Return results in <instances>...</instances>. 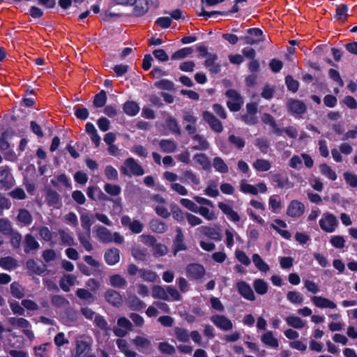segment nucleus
Segmentation results:
<instances>
[{
  "label": "nucleus",
  "instance_id": "f257e3e1",
  "mask_svg": "<svg viewBox=\"0 0 357 357\" xmlns=\"http://www.w3.org/2000/svg\"><path fill=\"white\" fill-rule=\"evenodd\" d=\"M120 172L123 176L130 177L132 175L139 176L144 174V168L137 162L133 158H128L125 160L123 164L119 168Z\"/></svg>",
  "mask_w": 357,
  "mask_h": 357
},
{
  "label": "nucleus",
  "instance_id": "f03ea898",
  "mask_svg": "<svg viewBox=\"0 0 357 357\" xmlns=\"http://www.w3.org/2000/svg\"><path fill=\"white\" fill-rule=\"evenodd\" d=\"M319 223L321 229L327 233L333 232L339 225V222L336 216L328 212L324 213L322 215Z\"/></svg>",
  "mask_w": 357,
  "mask_h": 357
},
{
  "label": "nucleus",
  "instance_id": "7ed1b4c3",
  "mask_svg": "<svg viewBox=\"0 0 357 357\" xmlns=\"http://www.w3.org/2000/svg\"><path fill=\"white\" fill-rule=\"evenodd\" d=\"M247 33L248 36H245L241 39L248 45H258L264 40L263 31L259 28H250L247 30Z\"/></svg>",
  "mask_w": 357,
  "mask_h": 357
},
{
  "label": "nucleus",
  "instance_id": "20e7f679",
  "mask_svg": "<svg viewBox=\"0 0 357 357\" xmlns=\"http://www.w3.org/2000/svg\"><path fill=\"white\" fill-rule=\"evenodd\" d=\"M287 107L290 114L298 116H301L307 111V107L304 102L293 98L287 100Z\"/></svg>",
  "mask_w": 357,
  "mask_h": 357
},
{
  "label": "nucleus",
  "instance_id": "39448f33",
  "mask_svg": "<svg viewBox=\"0 0 357 357\" xmlns=\"http://www.w3.org/2000/svg\"><path fill=\"white\" fill-rule=\"evenodd\" d=\"M202 117L205 122L210 126L211 129L215 132L220 133L223 130L222 122L218 119L213 114L208 111H204L202 113Z\"/></svg>",
  "mask_w": 357,
  "mask_h": 357
},
{
  "label": "nucleus",
  "instance_id": "423d86ee",
  "mask_svg": "<svg viewBox=\"0 0 357 357\" xmlns=\"http://www.w3.org/2000/svg\"><path fill=\"white\" fill-rule=\"evenodd\" d=\"M15 184L14 178L8 167L0 169V189L8 190Z\"/></svg>",
  "mask_w": 357,
  "mask_h": 357
},
{
  "label": "nucleus",
  "instance_id": "0eeeda50",
  "mask_svg": "<svg viewBox=\"0 0 357 357\" xmlns=\"http://www.w3.org/2000/svg\"><path fill=\"white\" fill-rule=\"evenodd\" d=\"M305 212V205L297 199L292 200L287 209V214L291 218L301 217Z\"/></svg>",
  "mask_w": 357,
  "mask_h": 357
},
{
  "label": "nucleus",
  "instance_id": "6e6552de",
  "mask_svg": "<svg viewBox=\"0 0 357 357\" xmlns=\"http://www.w3.org/2000/svg\"><path fill=\"white\" fill-rule=\"evenodd\" d=\"M205 274L204 267L199 264H190L186 267V275L188 278L199 280Z\"/></svg>",
  "mask_w": 357,
  "mask_h": 357
},
{
  "label": "nucleus",
  "instance_id": "1a4fd4ad",
  "mask_svg": "<svg viewBox=\"0 0 357 357\" xmlns=\"http://www.w3.org/2000/svg\"><path fill=\"white\" fill-rule=\"evenodd\" d=\"M176 232V234L173 240L172 245V252L174 256H176L178 252L187 250V246L184 243L185 237L182 229L180 227H177Z\"/></svg>",
  "mask_w": 357,
  "mask_h": 357
},
{
  "label": "nucleus",
  "instance_id": "9d476101",
  "mask_svg": "<svg viewBox=\"0 0 357 357\" xmlns=\"http://www.w3.org/2000/svg\"><path fill=\"white\" fill-rule=\"evenodd\" d=\"M151 0H134L132 15L135 17H140L146 15L149 9Z\"/></svg>",
  "mask_w": 357,
  "mask_h": 357
},
{
  "label": "nucleus",
  "instance_id": "9b49d317",
  "mask_svg": "<svg viewBox=\"0 0 357 357\" xmlns=\"http://www.w3.org/2000/svg\"><path fill=\"white\" fill-rule=\"evenodd\" d=\"M105 299L111 305L119 307L123 303L121 295L116 290L109 289L105 292Z\"/></svg>",
  "mask_w": 357,
  "mask_h": 357
},
{
  "label": "nucleus",
  "instance_id": "f8f14e48",
  "mask_svg": "<svg viewBox=\"0 0 357 357\" xmlns=\"http://www.w3.org/2000/svg\"><path fill=\"white\" fill-rule=\"evenodd\" d=\"M211 321L215 326L223 330L229 331L232 328L233 324L230 319L225 315L215 314L211 317Z\"/></svg>",
  "mask_w": 357,
  "mask_h": 357
},
{
  "label": "nucleus",
  "instance_id": "ddd939ff",
  "mask_svg": "<svg viewBox=\"0 0 357 357\" xmlns=\"http://www.w3.org/2000/svg\"><path fill=\"white\" fill-rule=\"evenodd\" d=\"M236 288L238 294L244 298L254 301L255 295L250 286L245 281H240L236 284Z\"/></svg>",
  "mask_w": 357,
  "mask_h": 357
},
{
  "label": "nucleus",
  "instance_id": "4468645a",
  "mask_svg": "<svg viewBox=\"0 0 357 357\" xmlns=\"http://www.w3.org/2000/svg\"><path fill=\"white\" fill-rule=\"evenodd\" d=\"M183 119L185 122L189 123L185 129L189 135H192L197 132V117L194 116L191 112H185L183 115Z\"/></svg>",
  "mask_w": 357,
  "mask_h": 357
},
{
  "label": "nucleus",
  "instance_id": "2eb2a0df",
  "mask_svg": "<svg viewBox=\"0 0 357 357\" xmlns=\"http://www.w3.org/2000/svg\"><path fill=\"white\" fill-rule=\"evenodd\" d=\"M133 344L139 351L144 354H150L152 350L151 342L147 338L137 335L133 340Z\"/></svg>",
  "mask_w": 357,
  "mask_h": 357
},
{
  "label": "nucleus",
  "instance_id": "dca6fc26",
  "mask_svg": "<svg viewBox=\"0 0 357 357\" xmlns=\"http://www.w3.org/2000/svg\"><path fill=\"white\" fill-rule=\"evenodd\" d=\"M218 208L222 212L227 215V218L234 222H238L240 221V216L237 212L234 211L231 206L229 205L220 202L218 204Z\"/></svg>",
  "mask_w": 357,
  "mask_h": 357
},
{
  "label": "nucleus",
  "instance_id": "f3484780",
  "mask_svg": "<svg viewBox=\"0 0 357 357\" xmlns=\"http://www.w3.org/2000/svg\"><path fill=\"white\" fill-rule=\"evenodd\" d=\"M104 259L105 262L109 265L113 266L119 263L120 260V251L118 248H112L107 249L104 254Z\"/></svg>",
  "mask_w": 357,
  "mask_h": 357
},
{
  "label": "nucleus",
  "instance_id": "a211bd4d",
  "mask_svg": "<svg viewBox=\"0 0 357 357\" xmlns=\"http://www.w3.org/2000/svg\"><path fill=\"white\" fill-rule=\"evenodd\" d=\"M80 220L85 234L89 238H91V227L94 223L93 215L89 212L82 213L80 216Z\"/></svg>",
  "mask_w": 357,
  "mask_h": 357
},
{
  "label": "nucleus",
  "instance_id": "6ab92c4d",
  "mask_svg": "<svg viewBox=\"0 0 357 357\" xmlns=\"http://www.w3.org/2000/svg\"><path fill=\"white\" fill-rule=\"evenodd\" d=\"M39 247L40 245L38 242L32 234H27L25 235L24 241V252L26 254L30 253L31 250H38Z\"/></svg>",
  "mask_w": 357,
  "mask_h": 357
},
{
  "label": "nucleus",
  "instance_id": "aec40b11",
  "mask_svg": "<svg viewBox=\"0 0 357 357\" xmlns=\"http://www.w3.org/2000/svg\"><path fill=\"white\" fill-rule=\"evenodd\" d=\"M193 160L201 167V169L204 170L208 171L211 169V162L205 153H196L193 156Z\"/></svg>",
  "mask_w": 357,
  "mask_h": 357
},
{
  "label": "nucleus",
  "instance_id": "412c9836",
  "mask_svg": "<svg viewBox=\"0 0 357 357\" xmlns=\"http://www.w3.org/2000/svg\"><path fill=\"white\" fill-rule=\"evenodd\" d=\"M312 301L316 307L319 308L334 309L337 307L334 302L322 296H314L312 298Z\"/></svg>",
  "mask_w": 357,
  "mask_h": 357
},
{
  "label": "nucleus",
  "instance_id": "4be33fe9",
  "mask_svg": "<svg viewBox=\"0 0 357 357\" xmlns=\"http://www.w3.org/2000/svg\"><path fill=\"white\" fill-rule=\"evenodd\" d=\"M261 121L264 123L270 126L272 128L273 132L275 134L278 135H281L283 133L282 128H280L278 127L274 117L271 114L268 113H264L262 115Z\"/></svg>",
  "mask_w": 357,
  "mask_h": 357
},
{
  "label": "nucleus",
  "instance_id": "5701e85b",
  "mask_svg": "<svg viewBox=\"0 0 357 357\" xmlns=\"http://www.w3.org/2000/svg\"><path fill=\"white\" fill-rule=\"evenodd\" d=\"M127 303L129 308L134 311H141L146 307L145 303L135 295L129 296Z\"/></svg>",
  "mask_w": 357,
  "mask_h": 357
},
{
  "label": "nucleus",
  "instance_id": "b1692460",
  "mask_svg": "<svg viewBox=\"0 0 357 357\" xmlns=\"http://www.w3.org/2000/svg\"><path fill=\"white\" fill-rule=\"evenodd\" d=\"M26 268L32 273L38 275H43L47 271V265L43 264L42 266L37 265L34 259H28L26 262Z\"/></svg>",
  "mask_w": 357,
  "mask_h": 357
},
{
  "label": "nucleus",
  "instance_id": "393cba45",
  "mask_svg": "<svg viewBox=\"0 0 357 357\" xmlns=\"http://www.w3.org/2000/svg\"><path fill=\"white\" fill-rule=\"evenodd\" d=\"M347 12L348 6L347 4L342 3L340 6H337L333 19L340 22H344L347 20L349 16Z\"/></svg>",
  "mask_w": 357,
  "mask_h": 357
},
{
  "label": "nucleus",
  "instance_id": "a878e982",
  "mask_svg": "<svg viewBox=\"0 0 357 357\" xmlns=\"http://www.w3.org/2000/svg\"><path fill=\"white\" fill-rule=\"evenodd\" d=\"M0 266L6 271H13L19 266L17 259L13 257H4L0 259Z\"/></svg>",
  "mask_w": 357,
  "mask_h": 357
},
{
  "label": "nucleus",
  "instance_id": "bb28decb",
  "mask_svg": "<svg viewBox=\"0 0 357 357\" xmlns=\"http://www.w3.org/2000/svg\"><path fill=\"white\" fill-rule=\"evenodd\" d=\"M123 109L128 116H135L139 113L140 108L136 102L128 100L123 104Z\"/></svg>",
  "mask_w": 357,
  "mask_h": 357
},
{
  "label": "nucleus",
  "instance_id": "cd10ccee",
  "mask_svg": "<svg viewBox=\"0 0 357 357\" xmlns=\"http://www.w3.org/2000/svg\"><path fill=\"white\" fill-rule=\"evenodd\" d=\"M204 61V66L209 68V70L212 73H218L220 70V66L215 63L218 60V55L216 54H210L206 56Z\"/></svg>",
  "mask_w": 357,
  "mask_h": 357
},
{
  "label": "nucleus",
  "instance_id": "c85d7f7f",
  "mask_svg": "<svg viewBox=\"0 0 357 357\" xmlns=\"http://www.w3.org/2000/svg\"><path fill=\"white\" fill-rule=\"evenodd\" d=\"M192 139L194 141H197L198 144L193 146L192 149L198 151H206L209 149L210 144L207 139L202 135L194 134Z\"/></svg>",
  "mask_w": 357,
  "mask_h": 357
},
{
  "label": "nucleus",
  "instance_id": "c756f323",
  "mask_svg": "<svg viewBox=\"0 0 357 357\" xmlns=\"http://www.w3.org/2000/svg\"><path fill=\"white\" fill-rule=\"evenodd\" d=\"M149 227L152 231L158 234H163L167 230V224L159 219H153L149 222Z\"/></svg>",
  "mask_w": 357,
  "mask_h": 357
},
{
  "label": "nucleus",
  "instance_id": "7c9ffc66",
  "mask_svg": "<svg viewBox=\"0 0 357 357\" xmlns=\"http://www.w3.org/2000/svg\"><path fill=\"white\" fill-rule=\"evenodd\" d=\"M96 233L100 242L108 243L112 241V234L106 227L99 226L96 229Z\"/></svg>",
  "mask_w": 357,
  "mask_h": 357
},
{
  "label": "nucleus",
  "instance_id": "2f4dec72",
  "mask_svg": "<svg viewBox=\"0 0 357 357\" xmlns=\"http://www.w3.org/2000/svg\"><path fill=\"white\" fill-rule=\"evenodd\" d=\"M17 218L18 221L22 223L24 226H29L33 222V218L30 212L25 208H21L19 210Z\"/></svg>",
  "mask_w": 357,
  "mask_h": 357
},
{
  "label": "nucleus",
  "instance_id": "473e14b6",
  "mask_svg": "<svg viewBox=\"0 0 357 357\" xmlns=\"http://www.w3.org/2000/svg\"><path fill=\"white\" fill-rule=\"evenodd\" d=\"M159 145L162 151L165 153H174L177 148L176 143L171 139H161L159 142Z\"/></svg>",
  "mask_w": 357,
  "mask_h": 357
},
{
  "label": "nucleus",
  "instance_id": "72a5a7b5",
  "mask_svg": "<svg viewBox=\"0 0 357 357\" xmlns=\"http://www.w3.org/2000/svg\"><path fill=\"white\" fill-rule=\"evenodd\" d=\"M166 126L167 129L173 134L180 135L181 134V130L178 124L177 121L172 117H168L165 121Z\"/></svg>",
  "mask_w": 357,
  "mask_h": 357
},
{
  "label": "nucleus",
  "instance_id": "f704fd0d",
  "mask_svg": "<svg viewBox=\"0 0 357 357\" xmlns=\"http://www.w3.org/2000/svg\"><path fill=\"white\" fill-rule=\"evenodd\" d=\"M272 181L279 188H288L289 184V178L281 174H275L272 176Z\"/></svg>",
  "mask_w": 357,
  "mask_h": 357
},
{
  "label": "nucleus",
  "instance_id": "c9c22d12",
  "mask_svg": "<svg viewBox=\"0 0 357 357\" xmlns=\"http://www.w3.org/2000/svg\"><path fill=\"white\" fill-rule=\"evenodd\" d=\"M261 342L271 347L275 348L279 345L278 340L273 336L272 331L264 333L261 338Z\"/></svg>",
  "mask_w": 357,
  "mask_h": 357
},
{
  "label": "nucleus",
  "instance_id": "e433bc0d",
  "mask_svg": "<svg viewBox=\"0 0 357 357\" xmlns=\"http://www.w3.org/2000/svg\"><path fill=\"white\" fill-rule=\"evenodd\" d=\"M203 234L214 241H220L222 236L218 229L211 227H202Z\"/></svg>",
  "mask_w": 357,
  "mask_h": 357
},
{
  "label": "nucleus",
  "instance_id": "4c0bfd02",
  "mask_svg": "<svg viewBox=\"0 0 357 357\" xmlns=\"http://www.w3.org/2000/svg\"><path fill=\"white\" fill-rule=\"evenodd\" d=\"M213 166L215 171L225 174L229 171L227 165L225 163L224 160L220 157H215L213 158Z\"/></svg>",
  "mask_w": 357,
  "mask_h": 357
},
{
  "label": "nucleus",
  "instance_id": "58836bf2",
  "mask_svg": "<svg viewBox=\"0 0 357 357\" xmlns=\"http://www.w3.org/2000/svg\"><path fill=\"white\" fill-rule=\"evenodd\" d=\"M75 294L79 299L86 301L88 303H93L95 301L93 294L89 290L83 288L77 289Z\"/></svg>",
  "mask_w": 357,
  "mask_h": 357
},
{
  "label": "nucleus",
  "instance_id": "ea45409f",
  "mask_svg": "<svg viewBox=\"0 0 357 357\" xmlns=\"http://www.w3.org/2000/svg\"><path fill=\"white\" fill-rule=\"evenodd\" d=\"M107 93L104 90H101L96 94L93 98V105L95 107H102L107 102Z\"/></svg>",
  "mask_w": 357,
  "mask_h": 357
},
{
  "label": "nucleus",
  "instance_id": "a19ab883",
  "mask_svg": "<svg viewBox=\"0 0 357 357\" xmlns=\"http://www.w3.org/2000/svg\"><path fill=\"white\" fill-rule=\"evenodd\" d=\"M10 293L12 296L17 299L24 296V290L22 285L17 282H13L10 284Z\"/></svg>",
  "mask_w": 357,
  "mask_h": 357
},
{
  "label": "nucleus",
  "instance_id": "79ce46f5",
  "mask_svg": "<svg viewBox=\"0 0 357 357\" xmlns=\"http://www.w3.org/2000/svg\"><path fill=\"white\" fill-rule=\"evenodd\" d=\"M252 165L258 172H267L271 168V162L265 159H257Z\"/></svg>",
  "mask_w": 357,
  "mask_h": 357
},
{
  "label": "nucleus",
  "instance_id": "37998d69",
  "mask_svg": "<svg viewBox=\"0 0 357 357\" xmlns=\"http://www.w3.org/2000/svg\"><path fill=\"white\" fill-rule=\"evenodd\" d=\"M194 50L192 47H186L176 51L172 55V60H178L187 57L193 52Z\"/></svg>",
  "mask_w": 357,
  "mask_h": 357
},
{
  "label": "nucleus",
  "instance_id": "c03bdc74",
  "mask_svg": "<svg viewBox=\"0 0 357 357\" xmlns=\"http://www.w3.org/2000/svg\"><path fill=\"white\" fill-rule=\"evenodd\" d=\"M110 284L116 288L125 287L127 284V282L124 278L119 274H114L109 277Z\"/></svg>",
  "mask_w": 357,
  "mask_h": 357
},
{
  "label": "nucleus",
  "instance_id": "a18cd8bd",
  "mask_svg": "<svg viewBox=\"0 0 357 357\" xmlns=\"http://www.w3.org/2000/svg\"><path fill=\"white\" fill-rule=\"evenodd\" d=\"M252 261L255 266L262 272H267L269 271V266L264 261L261 257L258 254H254L252 255Z\"/></svg>",
  "mask_w": 357,
  "mask_h": 357
},
{
  "label": "nucleus",
  "instance_id": "49530a36",
  "mask_svg": "<svg viewBox=\"0 0 357 357\" xmlns=\"http://www.w3.org/2000/svg\"><path fill=\"white\" fill-rule=\"evenodd\" d=\"M253 287L259 295H264L268 291V284L262 279H256L253 282Z\"/></svg>",
  "mask_w": 357,
  "mask_h": 357
},
{
  "label": "nucleus",
  "instance_id": "de8ad7c7",
  "mask_svg": "<svg viewBox=\"0 0 357 357\" xmlns=\"http://www.w3.org/2000/svg\"><path fill=\"white\" fill-rule=\"evenodd\" d=\"M180 181L182 183L190 181V182L195 185H199L200 183L199 178L191 170L184 171L183 176L180 178Z\"/></svg>",
  "mask_w": 357,
  "mask_h": 357
},
{
  "label": "nucleus",
  "instance_id": "09e8293b",
  "mask_svg": "<svg viewBox=\"0 0 357 357\" xmlns=\"http://www.w3.org/2000/svg\"><path fill=\"white\" fill-rule=\"evenodd\" d=\"M171 211L174 219L176 221L181 222L186 219L187 213H183L176 204L171 206Z\"/></svg>",
  "mask_w": 357,
  "mask_h": 357
},
{
  "label": "nucleus",
  "instance_id": "8fccbe9b",
  "mask_svg": "<svg viewBox=\"0 0 357 357\" xmlns=\"http://www.w3.org/2000/svg\"><path fill=\"white\" fill-rule=\"evenodd\" d=\"M75 277L72 275H67L65 279H62L59 282V286L63 291L68 292L70 291V287L73 286L75 283Z\"/></svg>",
  "mask_w": 357,
  "mask_h": 357
},
{
  "label": "nucleus",
  "instance_id": "3c124183",
  "mask_svg": "<svg viewBox=\"0 0 357 357\" xmlns=\"http://www.w3.org/2000/svg\"><path fill=\"white\" fill-rule=\"evenodd\" d=\"M8 321L10 325L15 326H17L19 328L25 329L28 328L30 326L29 321L25 318H16V317H10Z\"/></svg>",
  "mask_w": 357,
  "mask_h": 357
},
{
  "label": "nucleus",
  "instance_id": "603ef678",
  "mask_svg": "<svg viewBox=\"0 0 357 357\" xmlns=\"http://www.w3.org/2000/svg\"><path fill=\"white\" fill-rule=\"evenodd\" d=\"M287 324L296 329H301L304 327L305 324L303 321L296 316H289L286 318Z\"/></svg>",
  "mask_w": 357,
  "mask_h": 357
},
{
  "label": "nucleus",
  "instance_id": "864d4df0",
  "mask_svg": "<svg viewBox=\"0 0 357 357\" xmlns=\"http://www.w3.org/2000/svg\"><path fill=\"white\" fill-rule=\"evenodd\" d=\"M58 232L63 245L68 246L75 245L74 238L70 234L62 229H59Z\"/></svg>",
  "mask_w": 357,
  "mask_h": 357
},
{
  "label": "nucleus",
  "instance_id": "5fc2aeb1",
  "mask_svg": "<svg viewBox=\"0 0 357 357\" xmlns=\"http://www.w3.org/2000/svg\"><path fill=\"white\" fill-rule=\"evenodd\" d=\"M46 199L49 206H56L59 203V195L54 190H49L47 192Z\"/></svg>",
  "mask_w": 357,
  "mask_h": 357
},
{
  "label": "nucleus",
  "instance_id": "6e6d98bb",
  "mask_svg": "<svg viewBox=\"0 0 357 357\" xmlns=\"http://www.w3.org/2000/svg\"><path fill=\"white\" fill-rule=\"evenodd\" d=\"M255 145L263 154H266L270 146L269 141L266 138H257Z\"/></svg>",
  "mask_w": 357,
  "mask_h": 357
},
{
  "label": "nucleus",
  "instance_id": "4d7b16f0",
  "mask_svg": "<svg viewBox=\"0 0 357 357\" xmlns=\"http://www.w3.org/2000/svg\"><path fill=\"white\" fill-rule=\"evenodd\" d=\"M285 84L289 91H291L293 93L298 91L299 82L294 79L291 75H288L285 77Z\"/></svg>",
  "mask_w": 357,
  "mask_h": 357
},
{
  "label": "nucleus",
  "instance_id": "13d9d810",
  "mask_svg": "<svg viewBox=\"0 0 357 357\" xmlns=\"http://www.w3.org/2000/svg\"><path fill=\"white\" fill-rule=\"evenodd\" d=\"M319 168L321 174L327 176L331 180L335 181L337 179L335 172L327 164L323 163L320 165Z\"/></svg>",
  "mask_w": 357,
  "mask_h": 357
},
{
  "label": "nucleus",
  "instance_id": "bf43d9fd",
  "mask_svg": "<svg viewBox=\"0 0 357 357\" xmlns=\"http://www.w3.org/2000/svg\"><path fill=\"white\" fill-rule=\"evenodd\" d=\"M152 296L155 298H158L165 301L169 300L167 290L165 291L164 288L160 286L155 285L153 287Z\"/></svg>",
  "mask_w": 357,
  "mask_h": 357
},
{
  "label": "nucleus",
  "instance_id": "052dcab7",
  "mask_svg": "<svg viewBox=\"0 0 357 357\" xmlns=\"http://www.w3.org/2000/svg\"><path fill=\"white\" fill-rule=\"evenodd\" d=\"M158 350L161 354L168 355H172L176 351L174 347L167 342H160L158 344Z\"/></svg>",
  "mask_w": 357,
  "mask_h": 357
},
{
  "label": "nucleus",
  "instance_id": "680f3d73",
  "mask_svg": "<svg viewBox=\"0 0 357 357\" xmlns=\"http://www.w3.org/2000/svg\"><path fill=\"white\" fill-rule=\"evenodd\" d=\"M139 273L144 280L148 282H155L157 278L156 273L151 270L140 269Z\"/></svg>",
  "mask_w": 357,
  "mask_h": 357
},
{
  "label": "nucleus",
  "instance_id": "e2e57ef3",
  "mask_svg": "<svg viewBox=\"0 0 357 357\" xmlns=\"http://www.w3.org/2000/svg\"><path fill=\"white\" fill-rule=\"evenodd\" d=\"M228 141L238 149H242L245 145V142L242 137L234 135H230L228 137Z\"/></svg>",
  "mask_w": 357,
  "mask_h": 357
},
{
  "label": "nucleus",
  "instance_id": "0e129e2a",
  "mask_svg": "<svg viewBox=\"0 0 357 357\" xmlns=\"http://www.w3.org/2000/svg\"><path fill=\"white\" fill-rule=\"evenodd\" d=\"M175 335L176 339L183 342H187L189 341V335L188 331L183 328L176 327L175 328Z\"/></svg>",
  "mask_w": 357,
  "mask_h": 357
},
{
  "label": "nucleus",
  "instance_id": "69168bd1",
  "mask_svg": "<svg viewBox=\"0 0 357 357\" xmlns=\"http://www.w3.org/2000/svg\"><path fill=\"white\" fill-rule=\"evenodd\" d=\"M155 86L156 88L161 90L172 91L174 89V84L172 81L163 79L155 82Z\"/></svg>",
  "mask_w": 357,
  "mask_h": 357
},
{
  "label": "nucleus",
  "instance_id": "338daca9",
  "mask_svg": "<svg viewBox=\"0 0 357 357\" xmlns=\"http://www.w3.org/2000/svg\"><path fill=\"white\" fill-rule=\"evenodd\" d=\"M74 109V114L77 117V119L81 121H85L86 119H88L89 112L86 108L76 106L75 107Z\"/></svg>",
  "mask_w": 357,
  "mask_h": 357
},
{
  "label": "nucleus",
  "instance_id": "774afa93",
  "mask_svg": "<svg viewBox=\"0 0 357 357\" xmlns=\"http://www.w3.org/2000/svg\"><path fill=\"white\" fill-rule=\"evenodd\" d=\"M343 177L347 184L351 188H357V175L346 172L343 174Z\"/></svg>",
  "mask_w": 357,
  "mask_h": 357
}]
</instances>
